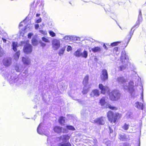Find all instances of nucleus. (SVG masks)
I'll use <instances>...</instances> for the list:
<instances>
[{"instance_id": "nucleus-1", "label": "nucleus", "mask_w": 146, "mask_h": 146, "mask_svg": "<svg viewBox=\"0 0 146 146\" xmlns=\"http://www.w3.org/2000/svg\"><path fill=\"white\" fill-rule=\"evenodd\" d=\"M116 81L119 84L121 85L125 91H127L130 93L131 96H134L135 89L134 88L133 82L132 81H130L128 82L127 80L123 76L118 77L117 78Z\"/></svg>"}, {"instance_id": "nucleus-2", "label": "nucleus", "mask_w": 146, "mask_h": 146, "mask_svg": "<svg viewBox=\"0 0 146 146\" xmlns=\"http://www.w3.org/2000/svg\"><path fill=\"white\" fill-rule=\"evenodd\" d=\"M0 74L7 80L11 85H13L16 82L17 75L13 73L9 70H5L4 68H0Z\"/></svg>"}, {"instance_id": "nucleus-3", "label": "nucleus", "mask_w": 146, "mask_h": 146, "mask_svg": "<svg viewBox=\"0 0 146 146\" xmlns=\"http://www.w3.org/2000/svg\"><path fill=\"white\" fill-rule=\"evenodd\" d=\"M143 21V18L141 11V9L139 10V14L138 17L137 21L135 25L133 26L131 28L127 36H128V40L127 43H128L130 40V39L133 34L134 31L135 29L138 28Z\"/></svg>"}, {"instance_id": "nucleus-4", "label": "nucleus", "mask_w": 146, "mask_h": 146, "mask_svg": "<svg viewBox=\"0 0 146 146\" xmlns=\"http://www.w3.org/2000/svg\"><path fill=\"white\" fill-rule=\"evenodd\" d=\"M121 61L122 62L127 63V65L126 64L122 65L118 67L119 71H122L125 70L128 66V64H129V63L128 62L129 58L128 56L126 55L125 50H123L121 53V56L120 57Z\"/></svg>"}, {"instance_id": "nucleus-5", "label": "nucleus", "mask_w": 146, "mask_h": 146, "mask_svg": "<svg viewBox=\"0 0 146 146\" xmlns=\"http://www.w3.org/2000/svg\"><path fill=\"white\" fill-rule=\"evenodd\" d=\"M70 138L68 135H63L60 136V139L62 140V142L58 144V146H71L70 143L68 141Z\"/></svg>"}, {"instance_id": "nucleus-6", "label": "nucleus", "mask_w": 146, "mask_h": 146, "mask_svg": "<svg viewBox=\"0 0 146 146\" xmlns=\"http://www.w3.org/2000/svg\"><path fill=\"white\" fill-rule=\"evenodd\" d=\"M120 96L119 91L116 90H112L109 94L110 98L112 101L118 100L120 98Z\"/></svg>"}, {"instance_id": "nucleus-7", "label": "nucleus", "mask_w": 146, "mask_h": 146, "mask_svg": "<svg viewBox=\"0 0 146 146\" xmlns=\"http://www.w3.org/2000/svg\"><path fill=\"white\" fill-rule=\"evenodd\" d=\"M118 114H114L111 111H109L107 113V116L108 119L111 123L113 122L115 123L118 117Z\"/></svg>"}, {"instance_id": "nucleus-8", "label": "nucleus", "mask_w": 146, "mask_h": 146, "mask_svg": "<svg viewBox=\"0 0 146 146\" xmlns=\"http://www.w3.org/2000/svg\"><path fill=\"white\" fill-rule=\"evenodd\" d=\"M133 73L135 75L133 77L132 80L130 81H132L133 82V85L134 86V82L135 83V86H137L141 83V78L138 76V74L136 72L134 71Z\"/></svg>"}, {"instance_id": "nucleus-9", "label": "nucleus", "mask_w": 146, "mask_h": 146, "mask_svg": "<svg viewBox=\"0 0 146 146\" xmlns=\"http://www.w3.org/2000/svg\"><path fill=\"white\" fill-rule=\"evenodd\" d=\"M33 47L30 44L27 43L24 46L23 50L24 53L27 54L31 53L32 51Z\"/></svg>"}, {"instance_id": "nucleus-10", "label": "nucleus", "mask_w": 146, "mask_h": 146, "mask_svg": "<svg viewBox=\"0 0 146 146\" xmlns=\"http://www.w3.org/2000/svg\"><path fill=\"white\" fill-rule=\"evenodd\" d=\"M52 44L53 49L57 50L60 46V41L59 40L56 39H54L52 41Z\"/></svg>"}, {"instance_id": "nucleus-11", "label": "nucleus", "mask_w": 146, "mask_h": 146, "mask_svg": "<svg viewBox=\"0 0 146 146\" xmlns=\"http://www.w3.org/2000/svg\"><path fill=\"white\" fill-rule=\"evenodd\" d=\"M101 79L103 81H105L108 78V74L107 70L105 69H103L102 71V74L100 76Z\"/></svg>"}, {"instance_id": "nucleus-12", "label": "nucleus", "mask_w": 146, "mask_h": 146, "mask_svg": "<svg viewBox=\"0 0 146 146\" xmlns=\"http://www.w3.org/2000/svg\"><path fill=\"white\" fill-rule=\"evenodd\" d=\"M105 119L104 117H101L94 120V122L97 125H103L105 123Z\"/></svg>"}, {"instance_id": "nucleus-13", "label": "nucleus", "mask_w": 146, "mask_h": 146, "mask_svg": "<svg viewBox=\"0 0 146 146\" xmlns=\"http://www.w3.org/2000/svg\"><path fill=\"white\" fill-rule=\"evenodd\" d=\"M98 86L99 89L101 91V93L103 94H105L107 91H109L108 87L106 86H104L102 84H99Z\"/></svg>"}, {"instance_id": "nucleus-14", "label": "nucleus", "mask_w": 146, "mask_h": 146, "mask_svg": "<svg viewBox=\"0 0 146 146\" xmlns=\"http://www.w3.org/2000/svg\"><path fill=\"white\" fill-rule=\"evenodd\" d=\"M3 63L5 66H9L11 65L12 63V59L10 58H5L3 60Z\"/></svg>"}, {"instance_id": "nucleus-15", "label": "nucleus", "mask_w": 146, "mask_h": 146, "mask_svg": "<svg viewBox=\"0 0 146 146\" xmlns=\"http://www.w3.org/2000/svg\"><path fill=\"white\" fill-rule=\"evenodd\" d=\"M44 125V124L42 123H41L39 124L37 128V132L39 134L42 135L43 134Z\"/></svg>"}, {"instance_id": "nucleus-16", "label": "nucleus", "mask_w": 146, "mask_h": 146, "mask_svg": "<svg viewBox=\"0 0 146 146\" xmlns=\"http://www.w3.org/2000/svg\"><path fill=\"white\" fill-rule=\"evenodd\" d=\"M134 106L139 110H143V104L141 102H137L134 104Z\"/></svg>"}, {"instance_id": "nucleus-17", "label": "nucleus", "mask_w": 146, "mask_h": 146, "mask_svg": "<svg viewBox=\"0 0 146 146\" xmlns=\"http://www.w3.org/2000/svg\"><path fill=\"white\" fill-rule=\"evenodd\" d=\"M99 91L97 89L93 90L90 94V96L91 97H98L99 96Z\"/></svg>"}, {"instance_id": "nucleus-18", "label": "nucleus", "mask_w": 146, "mask_h": 146, "mask_svg": "<svg viewBox=\"0 0 146 146\" xmlns=\"http://www.w3.org/2000/svg\"><path fill=\"white\" fill-rule=\"evenodd\" d=\"M16 81L15 83L16 85L18 86H19L22 84L23 82V80L22 78L19 77H18V76Z\"/></svg>"}, {"instance_id": "nucleus-19", "label": "nucleus", "mask_w": 146, "mask_h": 146, "mask_svg": "<svg viewBox=\"0 0 146 146\" xmlns=\"http://www.w3.org/2000/svg\"><path fill=\"white\" fill-rule=\"evenodd\" d=\"M118 138L120 140L123 141H126L127 140L126 135L124 133L119 134Z\"/></svg>"}, {"instance_id": "nucleus-20", "label": "nucleus", "mask_w": 146, "mask_h": 146, "mask_svg": "<svg viewBox=\"0 0 146 146\" xmlns=\"http://www.w3.org/2000/svg\"><path fill=\"white\" fill-rule=\"evenodd\" d=\"M53 130L55 133H61L62 132V127L59 126H56L54 127Z\"/></svg>"}, {"instance_id": "nucleus-21", "label": "nucleus", "mask_w": 146, "mask_h": 146, "mask_svg": "<svg viewBox=\"0 0 146 146\" xmlns=\"http://www.w3.org/2000/svg\"><path fill=\"white\" fill-rule=\"evenodd\" d=\"M81 50L80 48H78L74 53V55L77 57H79L81 56Z\"/></svg>"}, {"instance_id": "nucleus-22", "label": "nucleus", "mask_w": 146, "mask_h": 146, "mask_svg": "<svg viewBox=\"0 0 146 146\" xmlns=\"http://www.w3.org/2000/svg\"><path fill=\"white\" fill-rule=\"evenodd\" d=\"M30 60L29 58L23 57L22 61L23 63L26 65H29L30 63Z\"/></svg>"}, {"instance_id": "nucleus-23", "label": "nucleus", "mask_w": 146, "mask_h": 146, "mask_svg": "<svg viewBox=\"0 0 146 146\" xmlns=\"http://www.w3.org/2000/svg\"><path fill=\"white\" fill-rule=\"evenodd\" d=\"M89 76L88 75H87L84 77L83 81V84L84 86H87L89 80Z\"/></svg>"}, {"instance_id": "nucleus-24", "label": "nucleus", "mask_w": 146, "mask_h": 146, "mask_svg": "<svg viewBox=\"0 0 146 146\" xmlns=\"http://www.w3.org/2000/svg\"><path fill=\"white\" fill-rule=\"evenodd\" d=\"M24 68L23 66L21 65H17L15 67V70L17 72H21L23 70Z\"/></svg>"}, {"instance_id": "nucleus-25", "label": "nucleus", "mask_w": 146, "mask_h": 146, "mask_svg": "<svg viewBox=\"0 0 146 146\" xmlns=\"http://www.w3.org/2000/svg\"><path fill=\"white\" fill-rule=\"evenodd\" d=\"M92 51L94 52H100L101 50V48L99 46H96L91 49Z\"/></svg>"}, {"instance_id": "nucleus-26", "label": "nucleus", "mask_w": 146, "mask_h": 146, "mask_svg": "<svg viewBox=\"0 0 146 146\" xmlns=\"http://www.w3.org/2000/svg\"><path fill=\"white\" fill-rule=\"evenodd\" d=\"M59 123L61 125H64L65 122V118L62 116L60 117L58 119Z\"/></svg>"}, {"instance_id": "nucleus-27", "label": "nucleus", "mask_w": 146, "mask_h": 146, "mask_svg": "<svg viewBox=\"0 0 146 146\" xmlns=\"http://www.w3.org/2000/svg\"><path fill=\"white\" fill-rule=\"evenodd\" d=\"M88 52L87 51L84 50L83 52H81V56L82 58H86L88 56Z\"/></svg>"}, {"instance_id": "nucleus-28", "label": "nucleus", "mask_w": 146, "mask_h": 146, "mask_svg": "<svg viewBox=\"0 0 146 146\" xmlns=\"http://www.w3.org/2000/svg\"><path fill=\"white\" fill-rule=\"evenodd\" d=\"M31 43L34 46L37 45L38 44V42L35 37H33L31 39Z\"/></svg>"}, {"instance_id": "nucleus-29", "label": "nucleus", "mask_w": 146, "mask_h": 146, "mask_svg": "<svg viewBox=\"0 0 146 146\" xmlns=\"http://www.w3.org/2000/svg\"><path fill=\"white\" fill-rule=\"evenodd\" d=\"M109 132H110V136L111 137L115 136V135L113 134V129H115V127L114 126H113L111 127H109Z\"/></svg>"}, {"instance_id": "nucleus-30", "label": "nucleus", "mask_w": 146, "mask_h": 146, "mask_svg": "<svg viewBox=\"0 0 146 146\" xmlns=\"http://www.w3.org/2000/svg\"><path fill=\"white\" fill-rule=\"evenodd\" d=\"M65 50V48L64 47H62V48L59 50L58 52V54L59 56H61L62 55Z\"/></svg>"}, {"instance_id": "nucleus-31", "label": "nucleus", "mask_w": 146, "mask_h": 146, "mask_svg": "<svg viewBox=\"0 0 146 146\" xmlns=\"http://www.w3.org/2000/svg\"><path fill=\"white\" fill-rule=\"evenodd\" d=\"M17 43L15 42H13L12 43V48L13 50L15 52L17 50Z\"/></svg>"}, {"instance_id": "nucleus-32", "label": "nucleus", "mask_w": 146, "mask_h": 146, "mask_svg": "<svg viewBox=\"0 0 146 146\" xmlns=\"http://www.w3.org/2000/svg\"><path fill=\"white\" fill-rule=\"evenodd\" d=\"M88 91V89L87 86H84L83 90L82 91V93L83 94H86Z\"/></svg>"}, {"instance_id": "nucleus-33", "label": "nucleus", "mask_w": 146, "mask_h": 146, "mask_svg": "<svg viewBox=\"0 0 146 146\" xmlns=\"http://www.w3.org/2000/svg\"><path fill=\"white\" fill-rule=\"evenodd\" d=\"M111 141L108 139H104L103 143L106 145L107 146H110L111 145Z\"/></svg>"}, {"instance_id": "nucleus-34", "label": "nucleus", "mask_w": 146, "mask_h": 146, "mask_svg": "<svg viewBox=\"0 0 146 146\" xmlns=\"http://www.w3.org/2000/svg\"><path fill=\"white\" fill-rule=\"evenodd\" d=\"M113 53L117 55H118L119 54V52L118 51V47H116L114 48L113 49Z\"/></svg>"}, {"instance_id": "nucleus-35", "label": "nucleus", "mask_w": 146, "mask_h": 146, "mask_svg": "<svg viewBox=\"0 0 146 146\" xmlns=\"http://www.w3.org/2000/svg\"><path fill=\"white\" fill-rule=\"evenodd\" d=\"M20 55V53L19 52H17L14 56V59L16 60H17L19 58Z\"/></svg>"}, {"instance_id": "nucleus-36", "label": "nucleus", "mask_w": 146, "mask_h": 146, "mask_svg": "<svg viewBox=\"0 0 146 146\" xmlns=\"http://www.w3.org/2000/svg\"><path fill=\"white\" fill-rule=\"evenodd\" d=\"M106 103L105 98L103 97L102 98L100 101V103L101 106H104Z\"/></svg>"}, {"instance_id": "nucleus-37", "label": "nucleus", "mask_w": 146, "mask_h": 146, "mask_svg": "<svg viewBox=\"0 0 146 146\" xmlns=\"http://www.w3.org/2000/svg\"><path fill=\"white\" fill-rule=\"evenodd\" d=\"M73 38V36H70L68 35H66L64 38L63 39L65 40H72Z\"/></svg>"}, {"instance_id": "nucleus-38", "label": "nucleus", "mask_w": 146, "mask_h": 146, "mask_svg": "<svg viewBox=\"0 0 146 146\" xmlns=\"http://www.w3.org/2000/svg\"><path fill=\"white\" fill-rule=\"evenodd\" d=\"M129 126V124H127L125 123L123 126L122 127V128L124 130L126 131L128 129Z\"/></svg>"}, {"instance_id": "nucleus-39", "label": "nucleus", "mask_w": 146, "mask_h": 146, "mask_svg": "<svg viewBox=\"0 0 146 146\" xmlns=\"http://www.w3.org/2000/svg\"><path fill=\"white\" fill-rule=\"evenodd\" d=\"M104 8L106 13H107V11L110 12L111 11L110 9V6L108 5H106L105 6V7H104Z\"/></svg>"}, {"instance_id": "nucleus-40", "label": "nucleus", "mask_w": 146, "mask_h": 146, "mask_svg": "<svg viewBox=\"0 0 146 146\" xmlns=\"http://www.w3.org/2000/svg\"><path fill=\"white\" fill-rule=\"evenodd\" d=\"M121 43L120 41H117L113 42L111 43L110 45L111 46H116L117 45L119 44H120Z\"/></svg>"}, {"instance_id": "nucleus-41", "label": "nucleus", "mask_w": 146, "mask_h": 146, "mask_svg": "<svg viewBox=\"0 0 146 146\" xmlns=\"http://www.w3.org/2000/svg\"><path fill=\"white\" fill-rule=\"evenodd\" d=\"M66 128L68 129L72 130H75L74 127L72 125H67L66 126Z\"/></svg>"}, {"instance_id": "nucleus-42", "label": "nucleus", "mask_w": 146, "mask_h": 146, "mask_svg": "<svg viewBox=\"0 0 146 146\" xmlns=\"http://www.w3.org/2000/svg\"><path fill=\"white\" fill-rule=\"evenodd\" d=\"M48 33L50 36L52 37H54L56 35L55 33L52 31H49Z\"/></svg>"}, {"instance_id": "nucleus-43", "label": "nucleus", "mask_w": 146, "mask_h": 146, "mask_svg": "<svg viewBox=\"0 0 146 146\" xmlns=\"http://www.w3.org/2000/svg\"><path fill=\"white\" fill-rule=\"evenodd\" d=\"M42 40L43 41L45 42H50L49 40L45 37H42Z\"/></svg>"}, {"instance_id": "nucleus-44", "label": "nucleus", "mask_w": 146, "mask_h": 146, "mask_svg": "<svg viewBox=\"0 0 146 146\" xmlns=\"http://www.w3.org/2000/svg\"><path fill=\"white\" fill-rule=\"evenodd\" d=\"M28 74V71L27 69L25 70L22 74L23 76L26 77L27 76V74Z\"/></svg>"}, {"instance_id": "nucleus-45", "label": "nucleus", "mask_w": 146, "mask_h": 146, "mask_svg": "<svg viewBox=\"0 0 146 146\" xmlns=\"http://www.w3.org/2000/svg\"><path fill=\"white\" fill-rule=\"evenodd\" d=\"M39 32L40 33L44 35H46L47 33L46 31L42 30H39Z\"/></svg>"}, {"instance_id": "nucleus-46", "label": "nucleus", "mask_w": 146, "mask_h": 146, "mask_svg": "<svg viewBox=\"0 0 146 146\" xmlns=\"http://www.w3.org/2000/svg\"><path fill=\"white\" fill-rule=\"evenodd\" d=\"M76 41L80 40V38L78 37H77L75 36H73L72 40Z\"/></svg>"}, {"instance_id": "nucleus-47", "label": "nucleus", "mask_w": 146, "mask_h": 146, "mask_svg": "<svg viewBox=\"0 0 146 146\" xmlns=\"http://www.w3.org/2000/svg\"><path fill=\"white\" fill-rule=\"evenodd\" d=\"M132 113L131 112H128L126 114V116L127 118H131V115Z\"/></svg>"}, {"instance_id": "nucleus-48", "label": "nucleus", "mask_w": 146, "mask_h": 146, "mask_svg": "<svg viewBox=\"0 0 146 146\" xmlns=\"http://www.w3.org/2000/svg\"><path fill=\"white\" fill-rule=\"evenodd\" d=\"M108 106L110 109L112 110H115L116 108L115 107L112 106L110 104L108 105Z\"/></svg>"}, {"instance_id": "nucleus-49", "label": "nucleus", "mask_w": 146, "mask_h": 146, "mask_svg": "<svg viewBox=\"0 0 146 146\" xmlns=\"http://www.w3.org/2000/svg\"><path fill=\"white\" fill-rule=\"evenodd\" d=\"M35 23H39L41 22L42 21V19L40 17L38 19H36Z\"/></svg>"}, {"instance_id": "nucleus-50", "label": "nucleus", "mask_w": 146, "mask_h": 146, "mask_svg": "<svg viewBox=\"0 0 146 146\" xmlns=\"http://www.w3.org/2000/svg\"><path fill=\"white\" fill-rule=\"evenodd\" d=\"M81 114L82 115H83V116H86V115H87V114H86L84 110H82L81 111Z\"/></svg>"}, {"instance_id": "nucleus-51", "label": "nucleus", "mask_w": 146, "mask_h": 146, "mask_svg": "<svg viewBox=\"0 0 146 146\" xmlns=\"http://www.w3.org/2000/svg\"><path fill=\"white\" fill-rule=\"evenodd\" d=\"M39 43L40 44L41 46L43 47H44L46 46V44L42 42L41 41H39Z\"/></svg>"}, {"instance_id": "nucleus-52", "label": "nucleus", "mask_w": 146, "mask_h": 146, "mask_svg": "<svg viewBox=\"0 0 146 146\" xmlns=\"http://www.w3.org/2000/svg\"><path fill=\"white\" fill-rule=\"evenodd\" d=\"M135 146H140V141L139 138L138 140L137 143H136Z\"/></svg>"}, {"instance_id": "nucleus-53", "label": "nucleus", "mask_w": 146, "mask_h": 146, "mask_svg": "<svg viewBox=\"0 0 146 146\" xmlns=\"http://www.w3.org/2000/svg\"><path fill=\"white\" fill-rule=\"evenodd\" d=\"M3 53V51L2 48L0 47V57L2 56Z\"/></svg>"}, {"instance_id": "nucleus-54", "label": "nucleus", "mask_w": 146, "mask_h": 146, "mask_svg": "<svg viewBox=\"0 0 146 146\" xmlns=\"http://www.w3.org/2000/svg\"><path fill=\"white\" fill-rule=\"evenodd\" d=\"M77 100L78 103L81 104H83L84 102V101L81 100L80 99H77Z\"/></svg>"}, {"instance_id": "nucleus-55", "label": "nucleus", "mask_w": 146, "mask_h": 146, "mask_svg": "<svg viewBox=\"0 0 146 146\" xmlns=\"http://www.w3.org/2000/svg\"><path fill=\"white\" fill-rule=\"evenodd\" d=\"M72 50V47L70 46H68V47L67 48V51L68 52H69L70 50Z\"/></svg>"}, {"instance_id": "nucleus-56", "label": "nucleus", "mask_w": 146, "mask_h": 146, "mask_svg": "<svg viewBox=\"0 0 146 146\" xmlns=\"http://www.w3.org/2000/svg\"><path fill=\"white\" fill-rule=\"evenodd\" d=\"M33 35V34L32 33H29L28 35V37L30 39L32 36Z\"/></svg>"}, {"instance_id": "nucleus-57", "label": "nucleus", "mask_w": 146, "mask_h": 146, "mask_svg": "<svg viewBox=\"0 0 146 146\" xmlns=\"http://www.w3.org/2000/svg\"><path fill=\"white\" fill-rule=\"evenodd\" d=\"M141 99L143 102V90L141 93Z\"/></svg>"}, {"instance_id": "nucleus-58", "label": "nucleus", "mask_w": 146, "mask_h": 146, "mask_svg": "<svg viewBox=\"0 0 146 146\" xmlns=\"http://www.w3.org/2000/svg\"><path fill=\"white\" fill-rule=\"evenodd\" d=\"M25 21V20H23V21L21 22L19 25V28H20L21 27H22L23 26V23H24V22Z\"/></svg>"}, {"instance_id": "nucleus-59", "label": "nucleus", "mask_w": 146, "mask_h": 146, "mask_svg": "<svg viewBox=\"0 0 146 146\" xmlns=\"http://www.w3.org/2000/svg\"><path fill=\"white\" fill-rule=\"evenodd\" d=\"M39 27V25L38 24H36L35 25V27L36 29H37Z\"/></svg>"}, {"instance_id": "nucleus-60", "label": "nucleus", "mask_w": 146, "mask_h": 146, "mask_svg": "<svg viewBox=\"0 0 146 146\" xmlns=\"http://www.w3.org/2000/svg\"><path fill=\"white\" fill-rule=\"evenodd\" d=\"M103 47L104 48L106 49V50H107L108 49V48L106 46V44L104 43L103 45Z\"/></svg>"}, {"instance_id": "nucleus-61", "label": "nucleus", "mask_w": 146, "mask_h": 146, "mask_svg": "<svg viewBox=\"0 0 146 146\" xmlns=\"http://www.w3.org/2000/svg\"><path fill=\"white\" fill-rule=\"evenodd\" d=\"M2 39L3 41V42H5V43L6 42V41H7V40L5 39V38H2Z\"/></svg>"}, {"instance_id": "nucleus-62", "label": "nucleus", "mask_w": 146, "mask_h": 146, "mask_svg": "<svg viewBox=\"0 0 146 146\" xmlns=\"http://www.w3.org/2000/svg\"><path fill=\"white\" fill-rule=\"evenodd\" d=\"M44 23H42V25H40V27H41V28H43V27H44Z\"/></svg>"}, {"instance_id": "nucleus-63", "label": "nucleus", "mask_w": 146, "mask_h": 146, "mask_svg": "<svg viewBox=\"0 0 146 146\" xmlns=\"http://www.w3.org/2000/svg\"><path fill=\"white\" fill-rule=\"evenodd\" d=\"M40 14L39 13H37L36 15V17H38L40 16Z\"/></svg>"}, {"instance_id": "nucleus-64", "label": "nucleus", "mask_w": 146, "mask_h": 146, "mask_svg": "<svg viewBox=\"0 0 146 146\" xmlns=\"http://www.w3.org/2000/svg\"><path fill=\"white\" fill-rule=\"evenodd\" d=\"M50 139L49 138H47V142H48V143H49L48 142H49V141H50Z\"/></svg>"}]
</instances>
